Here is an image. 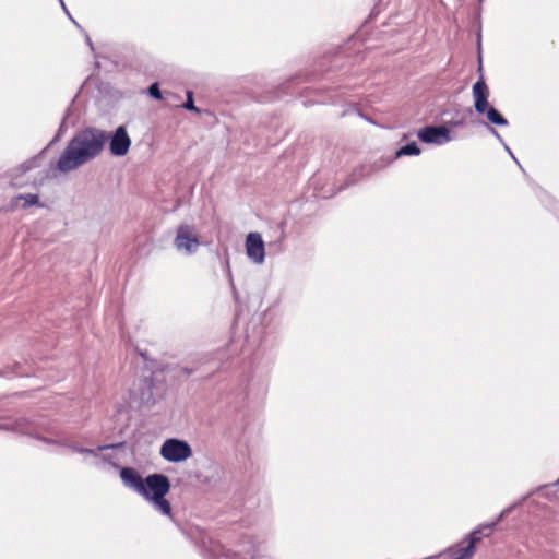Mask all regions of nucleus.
<instances>
[{"instance_id": "20e7f679", "label": "nucleus", "mask_w": 559, "mask_h": 559, "mask_svg": "<svg viewBox=\"0 0 559 559\" xmlns=\"http://www.w3.org/2000/svg\"><path fill=\"white\" fill-rule=\"evenodd\" d=\"M480 540V531H473L468 536L447 550L448 559H472L476 545Z\"/></svg>"}, {"instance_id": "dca6fc26", "label": "nucleus", "mask_w": 559, "mask_h": 559, "mask_svg": "<svg viewBox=\"0 0 559 559\" xmlns=\"http://www.w3.org/2000/svg\"><path fill=\"white\" fill-rule=\"evenodd\" d=\"M183 372H185L186 374H191V370H189V369H183Z\"/></svg>"}, {"instance_id": "f03ea898", "label": "nucleus", "mask_w": 559, "mask_h": 559, "mask_svg": "<svg viewBox=\"0 0 559 559\" xmlns=\"http://www.w3.org/2000/svg\"><path fill=\"white\" fill-rule=\"evenodd\" d=\"M143 487L145 491L140 495L151 501L160 513L170 516L171 506L165 498L170 490L169 479L163 474H152L144 479Z\"/></svg>"}, {"instance_id": "f257e3e1", "label": "nucleus", "mask_w": 559, "mask_h": 559, "mask_svg": "<svg viewBox=\"0 0 559 559\" xmlns=\"http://www.w3.org/2000/svg\"><path fill=\"white\" fill-rule=\"evenodd\" d=\"M107 139L106 133L102 130H82L69 142L62 152L58 160V169L62 173L76 169L97 156L102 152Z\"/></svg>"}, {"instance_id": "4468645a", "label": "nucleus", "mask_w": 559, "mask_h": 559, "mask_svg": "<svg viewBox=\"0 0 559 559\" xmlns=\"http://www.w3.org/2000/svg\"><path fill=\"white\" fill-rule=\"evenodd\" d=\"M183 107L188 110H192V111H195V112H200V109L198 107L194 106V103H193V98H192V93L191 92H188L187 93V102L183 104Z\"/></svg>"}, {"instance_id": "9d476101", "label": "nucleus", "mask_w": 559, "mask_h": 559, "mask_svg": "<svg viewBox=\"0 0 559 559\" xmlns=\"http://www.w3.org/2000/svg\"><path fill=\"white\" fill-rule=\"evenodd\" d=\"M39 203L37 194H19L12 198L5 209L8 212H13L19 207L27 209Z\"/></svg>"}, {"instance_id": "f8f14e48", "label": "nucleus", "mask_w": 559, "mask_h": 559, "mask_svg": "<svg viewBox=\"0 0 559 559\" xmlns=\"http://www.w3.org/2000/svg\"><path fill=\"white\" fill-rule=\"evenodd\" d=\"M0 429L26 433L28 432V421L24 418L11 420L5 424H0Z\"/></svg>"}, {"instance_id": "ddd939ff", "label": "nucleus", "mask_w": 559, "mask_h": 559, "mask_svg": "<svg viewBox=\"0 0 559 559\" xmlns=\"http://www.w3.org/2000/svg\"><path fill=\"white\" fill-rule=\"evenodd\" d=\"M420 148L417 146L415 142L408 143L404 146H402L400 150L396 151L395 156H406V155H419Z\"/></svg>"}, {"instance_id": "2eb2a0df", "label": "nucleus", "mask_w": 559, "mask_h": 559, "mask_svg": "<svg viewBox=\"0 0 559 559\" xmlns=\"http://www.w3.org/2000/svg\"><path fill=\"white\" fill-rule=\"evenodd\" d=\"M148 93L152 97L156 98V99H162V93H160V90H159V86L157 83H153L150 88H148Z\"/></svg>"}, {"instance_id": "f3484780", "label": "nucleus", "mask_w": 559, "mask_h": 559, "mask_svg": "<svg viewBox=\"0 0 559 559\" xmlns=\"http://www.w3.org/2000/svg\"><path fill=\"white\" fill-rule=\"evenodd\" d=\"M557 485H559V479L556 481Z\"/></svg>"}, {"instance_id": "6e6552de", "label": "nucleus", "mask_w": 559, "mask_h": 559, "mask_svg": "<svg viewBox=\"0 0 559 559\" xmlns=\"http://www.w3.org/2000/svg\"><path fill=\"white\" fill-rule=\"evenodd\" d=\"M246 252L254 263L261 264L264 261V241L259 233H250L246 238Z\"/></svg>"}, {"instance_id": "7ed1b4c3", "label": "nucleus", "mask_w": 559, "mask_h": 559, "mask_svg": "<svg viewBox=\"0 0 559 559\" xmlns=\"http://www.w3.org/2000/svg\"><path fill=\"white\" fill-rule=\"evenodd\" d=\"M474 107L478 114L486 115L488 121L496 126H507V119L492 106L489 105L488 98L490 95L489 87L487 86L483 76L473 85L472 88Z\"/></svg>"}, {"instance_id": "423d86ee", "label": "nucleus", "mask_w": 559, "mask_h": 559, "mask_svg": "<svg viewBox=\"0 0 559 559\" xmlns=\"http://www.w3.org/2000/svg\"><path fill=\"white\" fill-rule=\"evenodd\" d=\"M200 245L198 235L194 228L189 225H181L178 227L175 246L177 249L192 252Z\"/></svg>"}, {"instance_id": "39448f33", "label": "nucleus", "mask_w": 559, "mask_h": 559, "mask_svg": "<svg viewBox=\"0 0 559 559\" xmlns=\"http://www.w3.org/2000/svg\"><path fill=\"white\" fill-rule=\"evenodd\" d=\"M192 450L186 441L167 439L162 448L160 455L168 462H180L190 457Z\"/></svg>"}, {"instance_id": "9b49d317", "label": "nucleus", "mask_w": 559, "mask_h": 559, "mask_svg": "<svg viewBox=\"0 0 559 559\" xmlns=\"http://www.w3.org/2000/svg\"><path fill=\"white\" fill-rule=\"evenodd\" d=\"M447 134L448 130L443 127H425L418 132V138L425 143H438Z\"/></svg>"}, {"instance_id": "1a4fd4ad", "label": "nucleus", "mask_w": 559, "mask_h": 559, "mask_svg": "<svg viewBox=\"0 0 559 559\" xmlns=\"http://www.w3.org/2000/svg\"><path fill=\"white\" fill-rule=\"evenodd\" d=\"M120 477L122 481L133 488L138 493L144 492L145 489L143 487L144 479L141 477V475L132 467H124L120 472Z\"/></svg>"}, {"instance_id": "0eeeda50", "label": "nucleus", "mask_w": 559, "mask_h": 559, "mask_svg": "<svg viewBox=\"0 0 559 559\" xmlns=\"http://www.w3.org/2000/svg\"><path fill=\"white\" fill-rule=\"evenodd\" d=\"M131 146V139L123 126L116 129L109 142V150L114 156H124Z\"/></svg>"}]
</instances>
